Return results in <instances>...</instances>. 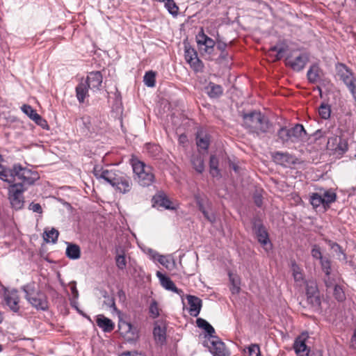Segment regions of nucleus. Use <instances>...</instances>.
I'll return each mask as SVG.
<instances>
[{"mask_svg": "<svg viewBox=\"0 0 356 356\" xmlns=\"http://www.w3.org/2000/svg\"><path fill=\"white\" fill-rule=\"evenodd\" d=\"M149 314L153 318H155L159 316V309L158 307L157 302L156 301H153L150 304Z\"/></svg>", "mask_w": 356, "mask_h": 356, "instance_id": "8fccbe9b", "label": "nucleus"}, {"mask_svg": "<svg viewBox=\"0 0 356 356\" xmlns=\"http://www.w3.org/2000/svg\"><path fill=\"white\" fill-rule=\"evenodd\" d=\"M321 264L322 270L325 273V275H330L331 264L330 260L327 259H323L321 261Z\"/></svg>", "mask_w": 356, "mask_h": 356, "instance_id": "49530a36", "label": "nucleus"}, {"mask_svg": "<svg viewBox=\"0 0 356 356\" xmlns=\"http://www.w3.org/2000/svg\"><path fill=\"white\" fill-rule=\"evenodd\" d=\"M45 236H44V239L47 242L56 243L58 240V237L59 235V232L57 229L54 228H51V230L44 232Z\"/></svg>", "mask_w": 356, "mask_h": 356, "instance_id": "72a5a7b5", "label": "nucleus"}, {"mask_svg": "<svg viewBox=\"0 0 356 356\" xmlns=\"http://www.w3.org/2000/svg\"><path fill=\"white\" fill-rule=\"evenodd\" d=\"M29 209L33 212L38 213H42V209L41 205L39 203H34L31 202L29 206Z\"/></svg>", "mask_w": 356, "mask_h": 356, "instance_id": "5fc2aeb1", "label": "nucleus"}, {"mask_svg": "<svg viewBox=\"0 0 356 356\" xmlns=\"http://www.w3.org/2000/svg\"><path fill=\"white\" fill-rule=\"evenodd\" d=\"M196 144L200 148L206 150L209 147V139L207 138V136L200 137V136H197Z\"/></svg>", "mask_w": 356, "mask_h": 356, "instance_id": "c03bdc74", "label": "nucleus"}, {"mask_svg": "<svg viewBox=\"0 0 356 356\" xmlns=\"http://www.w3.org/2000/svg\"><path fill=\"white\" fill-rule=\"evenodd\" d=\"M272 156L277 163L284 166L294 165L297 163V159L287 152H276Z\"/></svg>", "mask_w": 356, "mask_h": 356, "instance_id": "2eb2a0df", "label": "nucleus"}, {"mask_svg": "<svg viewBox=\"0 0 356 356\" xmlns=\"http://www.w3.org/2000/svg\"><path fill=\"white\" fill-rule=\"evenodd\" d=\"M155 73L152 71L147 72L144 76V83L148 87L155 86Z\"/></svg>", "mask_w": 356, "mask_h": 356, "instance_id": "c9c22d12", "label": "nucleus"}, {"mask_svg": "<svg viewBox=\"0 0 356 356\" xmlns=\"http://www.w3.org/2000/svg\"><path fill=\"white\" fill-rule=\"evenodd\" d=\"M66 256L71 259H77L81 257V250L78 245L68 243L66 248Z\"/></svg>", "mask_w": 356, "mask_h": 356, "instance_id": "cd10ccee", "label": "nucleus"}, {"mask_svg": "<svg viewBox=\"0 0 356 356\" xmlns=\"http://www.w3.org/2000/svg\"><path fill=\"white\" fill-rule=\"evenodd\" d=\"M10 175V177H8V179H2L10 184L13 183L16 180L21 181L20 183L23 186L25 184L31 185L39 179V175L37 172L33 171L27 168H23L19 164H15L12 169H8Z\"/></svg>", "mask_w": 356, "mask_h": 356, "instance_id": "20e7f679", "label": "nucleus"}, {"mask_svg": "<svg viewBox=\"0 0 356 356\" xmlns=\"http://www.w3.org/2000/svg\"><path fill=\"white\" fill-rule=\"evenodd\" d=\"M153 205L154 207H163L167 209H171L172 202L170 200L167 198V197L163 194L156 195L153 197L152 199Z\"/></svg>", "mask_w": 356, "mask_h": 356, "instance_id": "393cba45", "label": "nucleus"}, {"mask_svg": "<svg viewBox=\"0 0 356 356\" xmlns=\"http://www.w3.org/2000/svg\"><path fill=\"white\" fill-rule=\"evenodd\" d=\"M204 90L211 98H218L222 95L223 89L221 86L209 82L208 86L204 88Z\"/></svg>", "mask_w": 356, "mask_h": 356, "instance_id": "5701e85b", "label": "nucleus"}, {"mask_svg": "<svg viewBox=\"0 0 356 356\" xmlns=\"http://www.w3.org/2000/svg\"><path fill=\"white\" fill-rule=\"evenodd\" d=\"M253 232L258 242L266 251L272 249V243L269 239L268 232L262 224L254 222L253 225Z\"/></svg>", "mask_w": 356, "mask_h": 356, "instance_id": "6e6552de", "label": "nucleus"}, {"mask_svg": "<svg viewBox=\"0 0 356 356\" xmlns=\"http://www.w3.org/2000/svg\"><path fill=\"white\" fill-rule=\"evenodd\" d=\"M83 81L87 84L90 90H99L103 81L102 74L99 71L91 72Z\"/></svg>", "mask_w": 356, "mask_h": 356, "instance_id": "ddd939ff", "label": "nucleus"}, {"mask_svg": "<svg viewBox=\"0 0 356 356\" xmlns=\"http://www.w3.org/2000/svg\"><path fill=\"white\" fill-rule=\"evenodd\" d=\"M197 326L205 330V332L211 337H213V334L215 333L214 328L204 319L198 318L196 320Z\"/></svg>", "mask_w": 356, "mask_h": 356, "instance_id": "7c9ffc66", "label": "nucleus"}, {"mask_svg": "<svg viewBox=\"0 0 356 356\" xmlns=\"http://www.w3.org/2000/svg\"><path fill=\"white\" fill-rule=\"evenodd\" d=\"M196 40L200 51H203L208 54H211L213 52L216 42L204 33L202 28L197 35Z\"/></svg>", "mask_w": 356, "mask_h": 356, "instance_id": "9b49d317", "label": "nucleus"}, {"mask_svg": "<svg viewBox=\"0 0 356 356\" xmlns=\"http://www.w3.org/2000/svg\"><path fill=\"white\" fill-rule=\"evenodd\" d=\"M319 193H321L324 207L336 201L337 195L331 190L321 191Z\"/></svg>", "mask_w": 356, "mask_h": 356, "instance_id": "bb28decb", "label": "nucleus"}, {"mask_svg": "<svg viewBox=\"0 0 356 356\" xmlns=\"http://www.w3.org/2000/svg\"><path fill=\"white\" fill-rule=\"evenodd\" d=\"M291 143H298L302 140L305 135L306 131L302 124H297L293 128L291 129Z\"/></svg>", "mask_w": 356, "mask_h": 356, "instance_id": "4be33fe9", "label": "nucleus"}, {"mask_svg": "<svg viewBox=\"0 0 356 356\" xmlns=\"http://www.w3.org/2000/svg\"><path fill=\"white\" fill-rule=\"evenodd\" d=\"M121 356H145L144 355L136 351H127L122 353Z\"/></svg>", "mask_w": 356, "mask_h": 356, "instance_id": "e2e57ef3", "label": "nucleus"}, {"mask_svg": "<svg viewBox=\"0 0 356 356\" xmlns=\"http://www.w3.org/2000/svg\"><path fill=\"white\" fill-rule=\"evenodd\" d=\"M22 111L26 114L27 115L30 119H31L32 120H34L35 119V115H38V114L37 113L36 111L34 110L30 105H27V104H24L22 106Z\"/></svg>", "mask_w": 356, "mask_h": 356, "instance_id": "ea45409f", "label": "nucleus"}, {"mask_svg": "<svg viewBox=\"0 0 356 356\" xmlns=\"http://www.w3.org/2000/svg\"><path fill=\"white\" fill-rule=\"evenodd\" d=\"M88 86L81 81L76 87V96L79 103H83L85 99L89 96Z\"/></svg>", "mask_w": 356, "mask_h": 356, "instance_id": "b1692460", "label": "nucleus"}, {"mask_svg": "<svg viewBox=\"0 0 356 356\" xmlns=\"http://www.w3.org/2000/svg\"><path fill=\"white\" fill-rule=\"evenodd\" d=\"M339 76L352 93L353 97L356 99V79L352 72L345 65H341L339 70Z\"/></svg>", "mask_w": 356, "mask_h": 356, "instance_id": "0eeeda50", "label": "nucleus"}, {"mask_svg": "<svg viewBox=\"0 0 356 356\" xmlns=\"http://www.w3.org/2000/svg\"><path fill=\"white\" fill-rule=\"evenodd\" d=\"M217 48L222 52L220 57L225 58V51L227 48V44L225 42L220 41V40H218V39H217Z\"/></svg>", "mask_w": 356, "mask_h": 356, "instance_id": "4d7b16f0", "label": "nucleus"}, {"mask_svg": "<svg viewBox=\"0 0 356 356\" xmlns=\"http://www.w3.org/2000/svg\"><path fill=\"white\" fill-rule=\"evenodd\" d=\"M155 341L160 344H163L166 339L165 327L162 323L156 322L153 331Z\"/></svg>", "mask_w": 356, "mask_h": 356, "instance_id": "aec40b11", "label": "nucleus"}, {"mask_svg": "<svg viewBox=\"0 0 356 356\" xmlns=\"http://www.w3.org/2000/svg\"><path fill=\"white\" fill-rule=\"evenodd\" d=\"M270 51H276L277 54L275 57V60H279L282 58L283 53L286 51V47L284 45H275L270 48Z\"/></svg>", "mask_w": 356, "mask_h": 356, "instance_id": "e433bc0d", "label": "nucleus"}, {"mask_svg": "<svg viewBox=\"0 0 356 356\" xmlns=\"http://www.w3.org/2000/svg\"><path fill=\"white\" fill-rule=\"evenodd\" d=\"M333 295L334 298L339 302L345 299V294L342 288L339 285H334Z\"/></svg>", "mask_w": 356, "mask_h": 356, "instance_id": "37998d69", "label": "nucleus"}, {"mask_svg": "<svg viewBox=\"0 0 356 356\" xmlns=\"http://www.w3.org/2000/svg\"><path fill=\"white\" fill-rule=\"evenodd\" d=\"M165 6L169 13L173 15H176L178 13L179 8L173 0H166Z\"/></svg>", "mask_w": 356, "mask_h": 356, "instance_id": "58836bf2", "label": "nucleus"}, {"mask_svg": "<svg viewBox=\"0 0 356 356\" xmlns=\"http://www.w3.org/2000/svg\"><path fill=\"white\" fill-rule=\"evenodd\" d=\"M186 299L189 305L190 314L194 317L197 316L202 308V300L198 297L192 295H188L186 296Z\"/></svg>", "mask_w": 356, "mask_h": 356, "instance_id": "a211bd4d", "label": "nucleus"}, {"mask_svg": "<svg viewBox=\"0 0 356 356\" xmlns=\"http://www.w3.org/2000/svg\"><path fill=\"white\" fill-rule=\"evenodd\" d=\"M3 299L10 310L14 312H18L19 307L18 305L19 297L17 290L8 291L6 289L3 294Z\"/></svg>", "mask_w": 356, "mask_h": 356, "instance_id": "4468645a", "label": "nucleus"}, {"mask_svg": "<svg viewBox=\"0 0 356 356\" xmlns=\"http://www.w3.org/2000/svg\"><path fill=\"white\" fill-rule=\"evenodd\" d=\"M81 120L84 125L85 128L90 131V124H91V118L90 116H83L81 118Z\"/></svg>", "mask_w": 356, "mask_h": 356, "instance_id": "bf43d9fd", "label": "nucleus"}, {"mask_svg": "<svg viewBox=\"0 0 356 356\" xmlns=\"http://www.w3.org/2000/svg\"><path fill=\"white\" fill-rule=\"evenodd\" d=\"M293 348L296 353L298 356L308 355L307 346L305 344V341L300 339V338L296 339L293 345Z\"/></svg>", "mask_w": 356, "mask_h": 356, "instance_id": "c85d7f7f", "label": "nucleus"}, {"mask_svg": "<svg viewBox=\"0 0 356 356\" xmlns=\"http://www.w3.org/2000/svg\"><path fill=\"white\" fill-rule=\"evenodd\" d=\"M1 161V156L0 155V161ZM8 177H10V175L9 172L7 170V168L3 167L0 164V179H8Z\"/></svg>", "mask_w": 356, "mask_h": 356, "instance_id": "864d4df0", "label": "nucleus"}, {"mask_svg": "<svg viewBox=\"0 0 356 356\" xmlns=\"http://www.w3.org/2000/svg\"><path fill=\"white\" fill-rule=\"evenodd\" d=\"M308 60L309 57L307 54L302 53L296 56L294 59H289L288 58L287 65H289L293 70L300 71L305 67Z\"/></svg>", "mask_w": 356, "mask_h": 356, "instance_id": "f3484780", "label": "nucleus"}, {"mask_svg": "<svg viewBox=\"0 0 356 356\" xmlns=\"http://www.w3.org/2000/svg\"><path fill=\"white\" fill-rule=\"evenodd\" d=\"M229 280H230V282H232V287H231V291L232 292V293H237L239 292L240 291V282H239V280L237 277L236 276H232L231 274H229Z\"/></svg>", "mask_w": 356, "mask_h": 356, "instance_id": "a19ab883", "label": "nucleus"}, {"mask_svg": "<svg viewBox=\"0 0 356 356\" xmlns=\"http://www.w3.org/2000/svg\"><path fill=\"white\" fill-rule=\"evenodd\" d=\"M293 268V275L296 282L302 281L303 280L302 273L300 270V268L296 264H293L292 266Z\"/></svg>", "mask_w": 356, "mask_h": 356, "instance_id": "09e8293b", "label": "nucleus"}, {"mask_svg": "<svg viewBox=\"0 0 356 356\" xmlns=\"http://www.w3.org/2000/svg\"><path fill=\"white\" fill-rule=\"evenodd\" d=\"M307 300L312 307L318 308L321 305V299L317 284L309 280L306 282Z\"/></svg>", "mask_w": 356, "mask_h": 356, "instance_id": "1a4fd4ad", "label": "nucleus"}, {"mask_svg": "<svg viewBox=\"0 0 356 356\" xmlns=\"http://www.w3.org/2000/svg\"><path fill=\"white\" fill-rule=\"evenodd\" d=\"M336 252H339V253H341V254H343L344 257H345V254L343 253V250H342V248L341 247L337 244V243H334L332 247Z\"/></svg>", "mask_w": 356, "mask_h": 356, "instance_id": "0e129e2a", "label": "nucleus"}, {"mask_svg": "<svg viewBox=\"0 0 356 356\" xmlns=\"http://www.w3.org/2000/svg\"><path fill=\"white\" fill-rule=\"evenodd\" d=\"M191 161L194 169L198 173H202L204 170V159L202 156L193 155Z\"/></svg>", "mask_w": 356, "mask_h": 356, "instance_id": "c756f323", "label": "nucleus"}, {"mask_svg": "<svg viewBox=\"0 0 356 356\" xmlns=\"http://www.w3.org/2000/svg\"><path fill=\"white\" fill-rule=\"evenodd\" d=\"M131 164L134 173L135 180L142 186H149L155 181L152 168L146 165L136 157L131 159Z\"/></svg>", "mask_w": 356, "mask_h": 356, "instance_id": "7ed1b4c3", "label": "nucleus"}, {"mask_svg": "<svg viewBox=\"0 0 356 356\" xmlns=\"http://www.w3.org/2000/svg\"><path fill=\"white\" fill-rule=\"evenodd\" d=\"M204 216L211 222L216 221V216L213 213H209L205 209L201 211Z\"/></svg>", "mask_w": 356, "mask_h": 356, "instance_id": "052dcab7", "label": "nucleus"}, {"mask_svg": "<svg viewBox=\"0 0 356 356\" xmlns=\"http://www.w3.org/2000/svg\"><path fill=\"white\" fill-rule=\"evenodd\" d=\"M185 59L195 72H201L204 68L203 63L198 58L197 51L191 47L185 46Z\"/></svg>", "mask_w": 356, "mask_h": 356, "instance_id": "f8f14e48", "label": "nucleus"}, {"mask_svg": "<svg viewBox=\"0 0 356 356\" xmlns=\"http://www.w3.org/2000/svg\"><path fill=\"white\" fill-rule=\"evenodd\" d=\"M96 323L97 325L106 332H111L115 327L113 322L102 314H99L97 316Z\"/></svg>", "mask_w": 356, "mask_h": 356, "instance_id": "412c9836", "label": "nucleus"}, {"mask_svg": "<svg viewBox=\"0 0 356 356\" xmlns=\"http://www.w3.org/2000/svg\"><path fill=\"white\" fill-rule=\"evenodd\" d=\"M243 124L248 132L257 136L270 132L272 128L268 118L259 111L243 114Z\"/></svg>", "mask_w": 356, "mask_h": 356, "instance_id": "f03ea898", "label": "nucleus"}, {"mask_svg": "<svg viewBox=\"0 0 356 356\" xmlns=\"http://www.w3.org/2000/svg\"><path fill=\"white\" fill-rule=\"evenodd\" d=\"M310 356H323L322 352L320 350L312 353Z\"/></svg>", "mask_w": 356, "mask_h": 356, "instance_id": "774afa93", "label": "nucleus"}, {"mask_svg": "<svg viewBox=\"0 0 356 356\" xmlns=\"http://www.w3.org/2000/svg\"><path fill=\"white\" fill-rule=\"evenodd\" d=\"M324 283L325 284V286L327 287V289H331L336 285L334 284V280L330 277V275H325L323 279Z\"/></svg>", "mask_w": 356, "mask_h": 356, "instance_id": "6e6d98bb", "label": "nucleus"}, {"mask_svg": "<svg viewBox=\"0 0 356 356\" xmlns=\"http://www.w3.org/2000/svg\"><path fill=\"white\" fill-rule=\"evenodd\" d=\"M339 139L340 138H339L337 136H334L332 137L328 138L327 146L334 149V147H336L335 145L339 141Z\"/></svg>", "mask_w": 356, "mask_h": 356, "instance_id": "603ef678", "label": "nucleus"}, {"mask_svg": "<svg viewBox=\"0 0 356 356\" xmlns=\"http://www.w3.org/2000/svg\"><path fill=\"white\" fill-rule=\"evenodd\" d=\"M12 184L8 188L9 200L12 207L18 210L24 206L23 192L25 188L21 184Z\"/></svg>", "mask_w": 356, "mask_h": 356, "instance_id": "423d86ee", "label": "nucleus"}, {"mask_svg": "<svg viewBox=\"0 0 356 356\" xmlns=\"http://www.w3.org/2000/svg\"><path fill=\"white\" fill-rule=\"evenodd\" d=\"M33 121L38 125L40 126L42 129H49L47 122L44 119H43L39 114L38 115H35V119Z\"/></svg>", "mask_w": 356, "mask_h": 356, "instance_id": "3c124183", "label": "nucleus"}, {"mask_svg": "<svg viewBox=\"0 0 356 356\" xmlns=\"http://www.w3.org/2000/svg\"><path fill=\"white\" fill-rule=\"evenodd\" d=\"M248 356H261V352L259 345L251 344L248 348Z\"/></svg>", "mask_w": 356, "mask_h": 356, "instance_id": "de8ad7c7", "label": "nucleus"}, {"mask_svg": "<svg viewBox=\"0 0 356 356\" xmlns=\"http://www.w3.org/2000/svg\"><path fill=\"white\" fill-rule=\"evenodd\" d=\"M291 129H286L285 127H282L277 133V136L279 139L282 141V143H286L289 142H291Z\"/></svg>", "mask_w": 356, "mask_h": 356, "instance_id": "473e14b6", "label": "nucleus"}, {"mask_svg": "<svg viewBox=\"0 0 356 356\" xmlns=\"http://www.w3.org/2000/svg\"><path fill=\"white\" fill-rule=\"evenodd\" d=\"M254 203L256 205L259 207H261L262 205V199L260 195H255L254 197Z\"/></svg>", "mask_w": 356, "mask_h": 356, "instance_id": "69168bd1", "label": "nucleus"}, {"mask_svg": "<svg viewBox=\"0 0 356 356\" xmlns=\"http://www.w3.org/2000/svg\"><path fill=\"white\" fill-rule=\"evenodd\" d=\"M318 113L321 118L327 120L330 117V106L325 103H322L318 108Z\"/></svg>", "mask_w": 356, "mask_h": 356, "instance_id": "f704fd0d", "label": "nucleus"}, {"mask_svg": "<svg viewBox=\"0 0 356 356\" xmlns=\"http://www.w3.org/2000/svg\"><path fill=\"white\" fill-rule=\"evenodd\" d=\"M210 174L212 177H218L220 175L218 169V159L215 155H211L209 160Z\"/></svg>", "mask_w": 356, "mask_h": 356, "instance_id": "2f4dec72", "label": "nucleus"}, {"mask_svg": "<svg viewBox=\"0 0 356 356\" xmlns=\"http://www.w3.org/2000/svg\"><path fill=\"white\" fill-rule=\"evenodd\" d=\"M312 255L314 258L319 259L321 261L323 259L322 257L321 250L318 247L315 245L312 250Z\"/></svg>", "mask_w": 356, "mask_h": 356, "instance_id": "13d9d810", "label": "nucleus"}, {"mask_svg": "<svg viewBox=\"0 0 356 356\" xmlns=\"http://www.w3.org/2000/svg\"><path fill=\"white\" fill-rule=\"evenodd\" d=\"M158 256V261L160 264H164L165 263V257L164 256H162V255H157Z\"/></svg>", "mask_w": 356, "mask_h": 356, "instance_id": "338daca9", "label": "nucleus"}, {"mask_svg": "<svg viewBox=\"0 0 356 356\" xmlns=\"http://www.w3.org/2000/svg\"><path fill=\"white\" fill-rule=\"evenodd\" d=\"M322 71L318 65H312L307 71V76L309 82L316 83L321 79Z\"/></svg>", "mask_w": 356, "mask_h": 356, "instance_id": "a878e982", "label": "nucleus"}, {"mask_svg": "<svg viewBox=\"0 0 356 356\" xmlns=\"http://www.w3.org/2000/svg\"><path fill=\"white\" fill-rule=\"evenodd\" d=\"M22 289L25 293L26 299L33 307L43 311L48 309V301L45 294L40 290H36L34 284H26Z\"/></svg>", "mask_w": 356, "mask_h": 356, "instance_id": "39448f33", "label": "nucleus"}, {"mask_svg": "<svg viewBox=\"0 0 356 356\" xmlns=\"http://www.w3.org/2000/svg\"><path fill=\"white\" fill-rule=\"evenodd\" d=\"M310 202H311L312 205L316 208L321 205L323 206L321 193H312V195L310 196Z\"/></svg>", "mask_w": 356, "mask_h": 356, "instance_id": "4c0bfd02", "label": "nucleus"}, {"mask_svg": "<svg viewBox=\"0 0 356 356\" xmlns=\"http://www.w3.org/2000/svg\"><path fill=\"white\" fill-rule=\"evenodd\" d=\"M209 347L210 352L213 356H229V353L225 348V343L218 337H213Z\"/></svg>", "mask_w": 356, "mask_h": 356, "instance_id": "dca6fc26", "label": "nucleus"}, {"mask_svg": "<svg viewBox=\"0 0 356 356\" xmlns=\"http://www.w3.org/2000/svg\"><path fill=\"white\" fill-rule=\"evenodd\" d=\"M93 173L97 179H104L120 193H128L132 189L133 181L131 177L122 172L96 165L93 169Z\"/></svg>", "mask_w": 356, "mask_h": 356, "instance_id": "f257e3e1", "label": "nucleus"}, {"mask_svg": "<svg viewBox=\"0 0 356 356\" xmlns=\"http://www.w3.org/2000/svg\"><path fill=\"white\" fill-rule=\"evenodd\" d=\"M195 200L200 211L205 209L204 207L203 198L200 194L195 195Z\"/></svg>", "mask_w": 356, "mask_h": 356, "instance_id": "680f3d73", "label": "nucleus"}, {"mask_svg": "<svg viewBox=\"0 0 356 356\" xmlns=\"http://www.w3.org/2000/svg\"><path fill=\"white\" fill-rule=\"evenodd\" d=\"M156 275L160 280L162 286H163L165 289L172 291L179 295L183 293L182 290L179 289L169 277L165 276L159 271L157 272Z\"/></svg>", "mask_w": 356, "mask_h": 356, "instance_id": "6ab92c4d", "label": "nucleus"}, {"mask_svg": "<svg viewBox=\"0 0 356 356\" xmlns=\"http://www.w3.org/2000/svg\"><path fill=\"white\" fill-rule=\"evenodd\" d=\"M336 152L340 154H344L348 150V143L346 140L339 139V141L336 145L334 149Z\"/></svg>", "mask_w": 356, "mask_h": 356, "instance_id": "79ce46f5", "label": "nucleus"}, {"mask_svg": "<svg viewBox=\"0 0 356 356\" xmlns=\"http://www.w3.org/2000/svg\"><path fill=\"white\" fill-rule=\"evenodd\" d=\"M118 330L120 334L128 341H134L138 337L137 328L125 321H119Z\"/></svg>", "mask_w": 356, "mask_h": 356, "instance_id": "9d476101", "label": "nucleus"}, {"mask_svg": "<svg viewBox=\"0 0 356 356\" xmlns=\"http://www.w3.org/2000/svg\"><path fill=\"white\" fill-rule=\"evenodd\" d=\"M116 266L120 270H124L127 266V261L124 254H118L115 257Z\"/></svg>", "mask_w": 356, "mask_h": 356, "instance_id": "a18cd8bd", "label": "nucleus"}]
</instances>
